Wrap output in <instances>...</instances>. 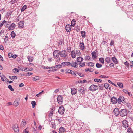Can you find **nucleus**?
I'll return each instance as SVG.
<instances>
[{
  "instance_id": "e433bc0d",
  "label": "nucleus",
  "mask_w": 133,
  "mask_h": 133,
  "mask_svg": "<svg viewBox=\"0 0 133 133\" xmlns=\"http://www.w3.org/2000/svg\"><path fill=\"white\" fill-rule=\"evenodd\" d=\"M105 61L108 63H109L110 62L111 59L110 58L107 57L105 59Z\"/></svg>"
},
{
  "instance_id": "412c9836",
  "label": "nucleus",
  "mask_w": 133,
  "mask_h": 133,
  "mask_svg": "<svg viewBox=\"0 0 133 133\" xmlns=\"http://www.w3.org/2000/svg\"><path fill=\"white\" fill-rule=\"evenodd\" d=\"M83 60V58L82 57H79L77 58V61L76 62H77V63L79 62L82 61Z\"/></svg>"
},
{
  "instance_id": "58836bf2",
  "label": "nucleus",
  "mask_w": 133,
  "mask_h": 133,
  "mask_svg": "<svg viewBox=\"0 0 133 133\" xmlns=\"http://www.w3.org/2000/svg\"><path fill=\"white\" fill-rule=\"evenodd\" d=\"M31 104L32 105L33 108H34L35 107L36 104V103L35 101H32L31 102Z\"/></svg>"
},
{
  "instance_id": "aec40b11",
  "label": "nucleus",
  "mask_w": 133,
  "mask_h": 133,
  "mask_svg": "<svg viewBox=\"0 0 133 133\" xmlns=\"http://www.w3.org/2000/svg\"><path fill=\"white\" fill-rule=\"evenodd\" d=\"M1 80L2 81H7V82H9V81L8 80V79L4 75H2L1 76Z\"/></svg>"
},
{
  "instance_id": "0eeeda50",
  "label": "nucleus",
  "mask_w": 133,
  "mask_h": 133,
  "mask_svg": "<svg viewBox=\"0 0 133 133\" xmlns=\"http://www.w3.org/2000/svg\"><path fill=\"white\" fill-rule=\"evenodd\" d=\"M65 109L63 106L61 105L59 107L58 110L59 113L61 114H63L64 112Z\"/></svg>"
},
{
  "instance_id": "3c124183",
  "label": "nucleus",
  "mask_w": 133,
  "mask_h": 133,
  "mask_svg": "<svg viewBox=\"0 0 133 133\" xmlns=\"http://www.w3.org/2000/svg\"><path fill=\"white\" fill-rule=\"evenodd\" d=\"M39 79V77L38 76H36L34 78L33 80L35 81L36 80H38Z\"/></svg>"
},
{
  "instance_id": "338daca9",
  "label": "nucleus",
  "mask_w": 133,
  "mask_h": 133,
  "mask_svg": "<svg viewBox=\"0 0 133 133\" xmlns=\"http://www.w3.org/2000/svg\"><path fill=\"white\" fill-rule=\"evenodd\" d=\"M76 54H77L78 55H79L81 54V53H80V51L79 50H76Z\"/></svg>"
},
{
  "instance_id": "7c9ffc66",
  "label": "nucleus",
  "mask_w": 133,
  "mask_h": 133,
  "mask_svg": "<svg viewBox=\"0 0 133 133\" xmlns=\"http://www.w3.org/2000/svg\"><path fill=\"white\" fill-rule=\"evenodd\" d=\"M119 97L121 99V100H122V103H124L125 102V100L124 97L122 96H120Z\"/></svg>"
},
{
  "instance_id": "423d86ee",
  "label": "nucleus",
  "mask_w": 133,
  "mask_h": 133,
  "mask_svg": "<svg viewBox=\"0 0 133 133\" xmlns=\"http://www.w3.org/2000/svg\"><path fill=\"white\" fill-rule=\"evenodd\" d=\"M60 55L61 57L63 58L66 57L67 56L66 51L65 50H62L60 51Z\"/></svg>"
},
{
  "instance_id": "c9c22d12",
  "label": "nucleus",
  "mask_w": 133,
  "mask_h": 133,
  "mask_svg": "<svg viewBox=\"0 0 133 133\" xmlns=\"http://www.w3.org/2000/svg\"><path fill=\"white\" fill-rule=\"evenodd\" d=\"M27 6L26 5H25L23 6L21 9V11L22 12L25 10L26 9Z\"/></svg>"
},
{
  "instance_id": "f8f14e48",
  "label": "nucleus",
  "mask_w": 133,
  "mask_h": 133,
  "mask_svg": "<svg viewBox=\"0 0 133 133\" xmlns=\"http://www.w3.org/2000/svg\"><path fill=\"white\" fill-rule=\"evenodd\" d=\"M111 102L113 104H115L117 102V99L115 97H112L111 99Z\"/></svg>"
},
{
  "instance_id": "8fccbe9b",
  "label": "nucleus",
  "mask_w": 133,
  "mask_h": 133,
  "mask_svg": "<svg viewBox=\"0 0 133 133\" xmlns=\"http://www.w3.org/2000/svg\"><path fill=\"white\" fill-rule=\"evenodd\" d=\"M90 58H91L88 55V56H85V60H89L90 59Z\"/></svg>"
},
{
  "instance_id": "9b49d317",
  "label": "nucleus",
  "mask_w": 133,
  "mask_h": 133,
  "mask_svg": "<svg viewBox=\"0 0 133 133\" xmlns=\"http://www.w3.org/2000/svg\"><path fill=\"white\" fill-rule=\"evenodd\" d=\"M19 100L18 99H16L15 100L13 103V105L16 107L18 106L19 104Z\"/></svg>"
},
{
  "instance_id": "49530a36",
  "label": "nucleus",
  "mask_w": 133,
  "mask_h": 133,
  "mask_svg": "<svg viewBox=\"0 0 133 133\" xmlns=\"http://www.w3.org/2000/svg\"><path fill=\"white\" fill-rule=\"evenodd\" d=\"M117 102L118 104H121L122 102V100H121V99L119 97V98H118L117 99Z\"/></svg>"
},
{
  "instance_id": "37998d69",
  "label": "nucleus",
  "mask_w": 133,
  "mask_h": 133,
  "mask_svg": "<svg viewBox=\"0 0 133 133\" xmlns=\"http://www.w3.org/2000/svg\"><path fill=\"white\" fill-rule=\"evenodd\" d=\"M8 88L10 89L11 91H13L14 90V89L12 88V86L11 85H9L8 86Z\"/></svg>"
},
{
  "instance_id": "2eb2a0df",
  "label": "nucleus",
  "mask_w": 133,
  "mask_h": 133,
  "mask_svg": "<svg viewBox=\"0 0 133 133\" xmlns=\"http://www.w3.org/2000/svg\"><path fill=\"white\" fill-rule=\"evenodd\" d=\"M71 26L69 24L67 25L65 27L66 30L67 32H69L71 30Z\"/></svg>"
},
{
  "instance_id": "0e129e2a",
  "label": "nucleus",
  "mask_w": 133,
  "mask_h": 133,
  "mask_svg": "<svg viewBox=\"0 0 133 133\" xmlns=\"http://www.w3.org/2000/svg\"><path fill=\"white\" fill-rule=\"evenodd\" d=\"M67 50L68 51L70 52L71 51V47H68L67 48Z\"/></svg>"
},
{
  "instance_id": "ddd939ff",
  "label": "nucleus",
  "mask_w": 133,
  "mask_h": 133,
  "mask_svg": "<svg viewBox=\"0 0 133 133\" xmlns=\"http://www.w3.org/2000/svg\"><path fill=\"white\" fill-rule=\"evenodd\" d=\"M78 91H79L81 94H84L85 93L84 88L82 87H80L79 88Z\"/></svg>"
},
{
  "instance_id": "c756f323",
  "label": "nucleus",
  "mask_w": 133,
  "mask_h": 133,
  "mask_svg": "<svg viewBox=\"0 0 133 133\" xmlns=\"http://www.w3.org/2000/svg\"><path fill=\"white\" fill-rule=\"evenodd\" d=\"M71 57L73 58H75L76 57L75 53L74 51H71Z\"/></svg>"
},
{
  "instance_id": "bb28decb",
  "label": "nucleus",
  "mask_w": 133,
  "mask_h": 133,
  "mask_svg": "<svg viewBox=\"0 0 133 133\" xmlns=\"http://www.w3.org/2000/svg\"><path fill=\"white\" fill-rule=\"evenodd\" d=\"M127 132L128 133H133L132 130L130 127L128 128Z\"/></svg>"
},
{
  "instance_id": "f03ea898",
  "label": "nucleus",
  "mask_w": 133,
  "mask_h": 133,
  "mask_svg": "<svg viewBox=\"0 0 133 133\" xmlns=\"http://www.w3.org/2000/svg\"><path fill=\"white\" fill-rule=\"evenodd\" d=\"M60 55V51L58 50H55L53 53V56L54 58H58Z\"/></svg>"
},
{
  "instance_id": "864d4df0",
  "label": "nucleus",
  "mask_w": 133,
  "mask_h": 133,
  "mask_svg": "<svg viewBox=\"0 0 133 133\" xmlns=\"http://www.w3.org/2000/svg\"><path fill=\"white\" fill-rule=\"evenodd\" d=\"M6 22V21L5 20H4L0 24V27H2L3 25L5 24V23Z\"/></svg>"
},
{
  "instance_id": "4468645a",
  "label": "nucleus",
  "mask_w": 133,
  "mask_h": 133,
  "mask_svg": "<svg viewBox=\"0 0 133 133\" xmlns=\"http://www.w3.org/2000/svg\"><path fill=\"white\" fill-rule=\"evenodd\" d=\"M24 22L23 21H22L19 22L18 24L19 25L18 27L19 28H22L24 26Z\"/></svg>"
},
{
  "instance_id": "79ce46f5",
  "label": "nucleus",
  "mask_w": 133,
  "mask_h": 133,
  "mask_svg": "<svg viewBox=\"0 0 133 133\" xmlns=\"http://www.w3.org/2000/svg\"><path fill=\"white\" fill-rule=\"evenodd\" d=\"M63 42V39H61L58 42V43L60 45H61Z\"/></svg>"
},
{
  "instance_id": "774afa93",
  "label": "nucleus",
  "mask_w": 133,
  "mask_h": 133,
  "mask_svg": "<svg viewBox=\"0 0 133 133\" xmlns=\"http://www.w3.org/2000/svg\"><path fill=\"white\" fill-rule=\"evenodd\" d=\"M28 131L27 129L26 128L23 131V133H28Z\"/></svg>"
},
{
  "instance_id": "4be33fe9",
  "label": "nucleus",
  "mask_w": 133,
  "mask_h": 133,
  "mask_svg": "<svg viewBox=\"0 0 133 133\" xmlns=\"http://www.w3.org/2000/svg\"><path fill=\"white\" fill-rule=\"evenodd\" d=\"M112 59L113 62L116 64H117L118 63V61L116 58L114 57H112Z\"/></svg>"
},
{
  "instance_id": "72a5a7b5",
  "label": "nucleus",
  "mask_w": 133,
  "mask_h": 133,
  "mask_svg": "<svg viewBox=\"0 0 133 133\" xmlns=\"http://www.w3.org/2000/svg\"><path fill=\"white\" fill-rule=\"evenodd\" d=\"M62 67V65L60 64L57 65L55 66L54 67H53V68H55L56 69H58L59 68H61Z\"/></svg>"
},
{
  "instance_id": "a19ab883",
  "label": "nucleus",
  "mask_w": 133,
  "mask_h": 133,
  "mask_svg": "<svg viewBox=\"0 0 133 133\" xmlns=\"http://www.w3.org/2000/svg\"><path fill=\"white\" fill-rule=\"evenodd\" d=\"M99 60L102 64H104V58H99Z\"/></svg>"
},
{
  "instance_id": "2f4dec72",
  "label": "nucleus",
  "mask_w": 133,
  "mask_h": 133,
  "mask_svg": "<svg viewBox=\"0 0 133 133\" xmlns=\"http://www.w3.org/2000/svg\"><path fill=\"white\" fill-rule=\"evenodd\" d=\"M11 37L13 38H14L16 36V34L13 31H12L11 33Z\"/></svg>"
},
{
  "instance_id": "e2e57ef3",
  "label": "nucleus",
  "mask_w": 133,
  "mask_h": 133,
  "mask_svg": "<svg viewBox=\"0 0 133 133\" xmlns=\"http://www.w3.org/2000/svg\"><path fill=\"white\" fill-rule=\"evenodd\" d=\"M71 74L72 75H73L74 77H75L76 76V74L72 71L71 72Z\"/></svg>"
},
{
  "instance_id": "a211bd4d",
  "label": "nucleus",
  "mask_w": 133,
  "mask_h": 133,
  "mask_svg": "<svg viewBox=\"0 0 133 133\" xmlns=\"http://www.w3.org/2000/svg\"><path fill=\"white\" fill-rule=\"evenodd\" d=\"M77 92L76 89L74 88H72L71 89V93L72 95H75Z\"/></svg>"
},
{
  "instance_id": "f257e3e1",
  "label": "nucleus",
  "mask_w": 133,
  "mask_h": 133,
  "mask_svg": "<svg viewBox=\"0 0 133 133\" xmlns=\"http://www.w3.org/2000/svg\"><path fill=\"white\" fill-rule=\"evenodd\" d=\"M120 115L122 117L126 116L128 114V111L126 109H122L120 111Z\"/></svg>"
},
{
  "instance_id": "7ed1b4c3",
  "label": "nucleus",
  "mask_w": 133,
  "mask_h": 133,
  "mask_svg": "<svg viewBox=\"0 0 133 133\" xmlns=\"http://www.w3.org/2000/svg\"><path fill=\"white\" fill-rule=\"evenodd\" d=\"M98 88L97 85L93 84L89 87V89L90 91H94L98 90Z\"/></svg>"
},
{
  "instance_id": "f3484780",
  "label": "nucleus",
  "mask_w": 133,
  "mask_h": 133,
  "mask_svg": "<svg viewBox=\"0 0 133 133\" xmlns=\"http://www.w3.org/2000/svg\"><path fill=\"white\" fill-rule=\"evenodd\" d=\"M65 131V129L63 127H60L59 130V133H64Z\"/></svg>"
},
{
  "instance_id": "de8ad7c7",
  "label": "nucleus",
  "mask_w": 133,
  "mask_h": 133,
  "mask_svg": "<svg viewBox=\"0 0 133 133\" xmlns=\"http://www.w3.org/2000/svg\"><path fill=\"white\" fill-rule=\"evenodd\" d=\"M96 66L97 68H99L102 67V65L101 64L97 63L96 64Z\"/></svg>"
},
{
  "instance_id": "052dcab7",
  "label": "nucleus",
  "mask_w": 133,
  "mask_h": 133,
  "mask_svg": "<svg viewBox=\"0 0 133 133\" xmlns=\"http://www.w3.org/2000/svg\"><path fill=\"white\" fill-rule=\"evenodd\" d=\"M53 68V67L52 66V67H48V66H47V67H46V66H44V67L43 68H44V69H51V68Z\"/></svg>"
},
{
  "instance_id": "69168bd1",
  "label": "nucleus",
  "mask_w": 133,
  "mask_h": 133,
  "mask_svg": "<svg viewBox=\"0 0 133 133\" xmlns=\"http://www.w3.org/2000/svg\"><path fill=\"white\" fill-rule=\"evenodd\" d=\"M126 105L127 107L129 108H131V106L130 103H127Z\"/></svg>"
},
{
  "instance_id": "dca6fc26",
  "label": "nucleus",
  "mask_w": 133,
  "mask_h": 133,
  "mask_svg": "<svg viewBox=\"0 0 133 133\" xmlns=\"http://www.w3.org/2000/svg\"><path fill=\"white\" fill-rule=\"evenodd\" d=\"M71 66L73 67L74 68H77L78 66V63H77V62H72V63H71Z\"/></svg>"
},
{
  "instance_id": "b1692460",
  "label": "nucleus",
  "mask_w": 133,
  "mask_h": 133,
  "mask_svg": "<svg viewBox=\"0 0 133 133\" xmlns=\"http://www.w3.org/2000/svg\"><path fill=\"white\" fill-rule=\"evenodd\" d=\"M81 34L82 37L84 38L85 37V32L84 31H81Z\"/></svg>"
},
{
  "instance_id": "39448f33",
  "label": "nucleus",
  "mask_w": 133,
  "mask_h": 133,
  "mask_svg": "<svg viewBox=\"0 0 133 133\" xmlns=\"http://www.w3.org/2000/svg\"><path fill=\"white\" fill-rule=\"evenodd\" d=\"M113 112L114 115L116 116H118L120 114V111L119 108H116L113 110Z\"/></svg>"
},
{
  "instance_id": "c03bdc74",
  "label": "nucleus",
  "mask_w": 133,
  "mask_h": 133,
  "mask_svg": "<svg viewBox=\"0 0 133 133\" xmlns=\"http://www.w3.org/2000/svg\"><path fill=\"white\" fill-rule=\"evenodd\" d=\"M87 65L88 66H92L94 65V64L92 62H89V63H87Z\"/></svg>"
},
{
  "instance_id": "ea45409f",
  "label": "nucleus",
  "mask_w": 133,
  "mask_h": 133,
  "mask_svg": "<svg viewBox=\"0 0 133 133\" xmlns=\"http://www.w3.org/2000/svg\"><path fill=\"white\" fill-rule=\"evenodd\" d=\"M26 124V123L25 121H23L21 124V125L23 127H24Z\"/></svg>"
},
{
  "instance_id": "f704fd0d",
  "label": "nucleus",
  "mask_w": 133,
  "mask_h": 133,
  "mask_svg": "<svg viewBox=\"0 0 133 133\" xmlns=\"http://www.w3.org/2000/svg\"><path fill=\"white\" fill-rule=\"evenodd\" d=\"M117 84L121 88H123V85L122 83L121 82H117Z\"/></svg>"
},
{
  "instance_id": "6e6552de",
  "label": "nucleus",
  "mask_w": 133,
  "mask_h": 133,
  "mask_svg": "<svg viewBox=\"0 0 133 133\" xmlns=\"http://www.w3.org/2000/svg\"><path fill=\"white\" fill-rule=\"evenodd\" d=\"M63 97L61 95H59L57 98V101L59 104H61L63 102Z\"/></svg>"
},
{
  "instance_id": "20e7f679",
  "label": "nucleus",
  "mask_w": 133,
  "mask_h": 133,
  "mask_svg": "<svg viewBox=\"0 0 133 133\" xmlns=\"http://www.w3.org/2000/svg\"><path fill=\"white\" fill-rule=\"evenodd\" d=\"M128 122L126 120H123L122 122V125L124 128L127 129L129 126Z\"/></svg>"
},
{
  "instance_id": "4d7b16f0",
  "label": "nucleus",
  "mask_w": 133,
  "mask_h": 133,
  "mask_svg": "<svg viewBox=\"0 0 133 133\" xmlns=\"http://www.w3.org/2000/svg\"><path fill=\"white\" fill-rule=\"evenodd\" d=\"M79 64L80 65V66L82 67L84 66L85 65V63L84 62L83 63H80Z\"/></svg>"
},
{
  "instance_id": "6ab92c4d",
  "label": "nucleus",
  "mask_w": 133,
  "mask_h": 133,
  "mask_svg": "<svg viewBox=\"0 0 133 133\" xmlns=\"http://www.w3.org/2000/svg\"><path fill=\"white\" fill-rule=\"evenodd\" d=\"M80 49L82 50H84V49L85 46L83 42L80 43Z\"/></svg>"
},
{
  "instance_id": "bf43d9fd",
  "label": "nucleus",
  "mask_w": 133,
  "mask_h": 133,
  "mask_svg": "<svg viewBox=\"0 0 133 133\" xmlns=\"http://www.w3.org/2000/svg\"><path fill=\"white\" fill-rule=\"evenodd\" d=\"M12 12L13 11H11L10 12H7L6 15L8 16H10Z\"/></svg>"
},
{
  "instance_id": "603ef678",
  "label": "nucleus",
  "mask_w": 133,
  "mask_h": 133,
  "mask_svg": "<svg viewBox=\"0 0 133 133\" xmlns=\"http://www.w3.org/2000/svg\"><path fill=\"white\" fill-rule=\"evenodd\" d=\"M72 70H70L69 69H67L65 71L66 73H70L71 74V72Z\"/></svg>"
},
{
  "instance_id": "680f3d73",
  "label": "nucleus",
  "mask_w": 133,
  "mask_h": 133,
  "mask_svg": "<svg viewBox=\"0 0 133 133\" xmlns=\"http://www.w3.org/2000/svg\"><path fill=\"white\" fill-rule=\"evenodd\" d=\"M17 1L18 0H12L10 2L12 3V4H13L14 3H16Z\"/></svg>"
},
{
  "instance_id": "473e14b6",
  "label": "nucleus",
  "mask_w": 133,
  "mask_h": 133,
  "mask_svg": "<svg viewBox=\"0 0 133 133\" xmlns=\"http://www.w3.org/2000/svg\"><path fill=\"white\" fill-rule=\"evenodd\" d=\"M92 57L94 59H95L96 57V53L95 51H94L92 53Z\"/></svg>"
},
{
  "instance_id": "6e6d98bb",
  "label": "nucleus",
  "mask_w": 133,
  "mask_h": 133,
  "mask_svg": "<svg viewBox=\"0 0 133 133\" xmlns=\"http://www.w3.org/2000/svg\"><path fill=\"white\" fill-rule=\"evenodd\" d=\"M100 77L103 78H108V76L102 75L100 76Z\"/></svg>"
},
{
  "instance_id": "cd10ccee",
  "label": "nucleus",
  "mask_w": 133,
  "mask_h": 133,
  "mask_svg": "<svg viewBox=\"0 0 133 133\" xmlns=\"http://www.w3.org/2000/svg\"><path fill=\"white\" fill-rule=\"evenodd\" d=\"M33 70V69L32 68H31L30 70V69L29 70V69L28 68H24L23 69H22V71H29L30 70Z\"/></svg>"
},
{
  "instance_id": "a878e982",
  "label": "nucleus",
  "mask_w": 133,
  "mask_h": 133,
  "mask_svg": "<svg viewBox=\"0 0 133 133\" xmlns=\"http://www.w3.org/2000/svg\"><path fill=\"white\" fill-rule=\"evenodd\" d=\"M9 78L11 80H13V79H17V77L16 76H9Z\"/></svg>"
},
{
  "instance_id": "393cba45",
  "label": "nucleus",
  "mask_w": 133,
  "mask_h": 133,
  "mask_svg": "<svg viewBox=\"0 0 133 133\" xmlns=\"http://www.w3.org/2000/svg\"><path fill=\"white\" fill-rule=\"evenodd\" d=\"M76 22L75 19H73L71 21V26L74 27V26Z\"/></svg>"
},
{
  "instance_id": "9d476101",
  "label": "nucleus",
  "mask_w": 133,
  "mask_h": 133,
  "mask_svg": "<svg viewBox=\"0 0 133 133\" xmlns=\"http://www.w3.org/2000/svg\"><path fill=\"white\" fill-rule=\"evenodd\" d=\"M15 24L14 23H12L9 26L8 29L10 30H12L15 28Z\"/></svg>"
},
{
  "instance_id": "c85d7f7f",
  "label": "nucleus",
  "mask_w": 133,
  "mask_h": 133,
  "mask_svg": "<svg viewBox=\"0 0 133 133\" xmlns=\"http://www.w3.org/2000/svg\"><path fill=\"white\" fill-rule=\"evenodd\" d=\"M27 58L28 59V61L29 62H32L33 60V58L30 56H29Z\"/></svg>"
},
{
  "instance_id": "a18cd8bd",
  "label": "nucleus",
  "mask_w": 133,
  "mask_h": 133,
  "mask_svg": "<svg viewBox=\"0 0 133 133\" xmlns=\"http://www.w3.org/2000/svg\"><path fill=\"white\" fill-rule=\"evenodd\" d=\"M76 73L79 75L80 77H84V75L82 74L79 73L78 72H76Z\"/></svg>"
},
{
  "instance_id": "4c0bfd02",
  "label": "nucleus",
  "mask_w": 133,
  "mask_h": 133,
  "mask_svg": "<svg viewBox=\"0 0 133 133\" xmlns=\"http://www.w3.org/2000/svg\"><path fill=\"white\" fill-rule=\"evenodd\" d=\"M85 70L86 72L89 71L90 72H92L94 71V69L93 68H91L90 69L87 68V69H85Z\"/></svg>"
},
{
  "instance_id": "5fc2aeb1",
  "label": "nucleus",
  "mask_w": 133,
  "mask_h": 133,
  "mask_svg": "<svg viewBox=\"0 0 133 133\" xmlns=\"http://www.w3.org/2000/svg\"><path fill=\"white\" fill-rule=\"evenodd\" d=\"M104 85L106 89H108L109 86V84L108 83H105L104 84Z\"/></svg>"
},
{
  "instance_id": "1a4fd4ad",
  "label": "nucleus",
  "mask_w": 133,
  "mask_h": 133,
  "mask_svg": "<svg viewBox=\"0 0 133 133\" xmlns=\"http://www.w3.org/2000/svg\"><path fill=\"white\" fill-rule=\"evenodd\" d=\"M13 129L14 132L16 133H18L19 131V129L18 125L16 124L14 125L13 127Z\"/></svg>"
},
{
  "instance_id": "5701e85b",
  "label": "nucleus",
  "mask_w": 133,
  "mask_h": 133,
  "mask_svg": "<svg viewBox=\"0 0 133 133\" xmlns=\"http://www.w3.org/2000/svg\"><path fill=\"white\" fill-rule=\"evenodd\" d=\"M75 30L77 32H79L80 31V26L78 25L76 26L75 28Z\"/></svg>"
},
{
  "instance_id": "09e8293b",
  "label": "nucleus",
  "mask_w": 133,
  "mask_h": 133,
  "mask_svg": "<svg viewBox=\"0 0 133 133\" xmlns=\"http://www.w3.org/2000/svg\"><path fill=\"white\" fill-rule=\"evenodd\" d=\"M13 70L15 71H13L14 73H15V72H19V70L16 68H15L13 69Z\"/></svg>"
},
{
  "instance_id": "13d9d810",
  "label": "nucleus",
  "mask_w": 133,
  "mask_h": 133,
  "mask_svg": "<svg viewBox=\"0 0 133 133\" xmlns=\"http://www.w3.org/2000/svg\"><path fill=\"white\" fill-rule=\"evenodd\" d=\"M56 70H57L56 69H53L52 70H48V72L49 73H50L52 71L54 72L55 71H56Z\"/></svg>"
}]
</instances>
